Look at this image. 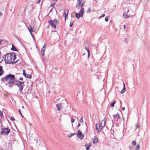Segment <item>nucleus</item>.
<instances>
[{
	"instance_id": "f257e3e1",
	"label": "nucleus",
	"mask_w": 150,
	"mask_h": 150,
	"mask_svg": "<svg viewBox=\"0 0 150 150\" xmlns=\"http://www.w3.org/2000/svg\"><path fill=\"white\" fill-rule=\"evenodd\" d=\"M83 0H78L76 5V8L79 9L81 8L79 13H76V16L77 18H79L80 17H82L83 16V14L84 13V9L82 8L83 3H81Z\"/></svg>"
},
{
	"instance_id": "f03ea898",
	"label": "nucleus",
	"mask_w": 150,
	"mask_h": 150,
	"mask_svg": "<svg viewBox=\"0 0 150 150\" xmlns=\"http://www.w3.org/2000/svg\"><path fill=\"white\" fill-rule=\"evenodd\" d=\"M15 79V76L11 74L7 75L4 77V80L7 82L10 87L12 86L15 83L16 80Z\"/></svg>"
},
{
	"instance_id": "7ed1b4c3",
	"label": "nucleus",
	"mask_w": 150,
	"mask_h": 150,
	"mask_svg": "<svg viewBox=\"0 0 150 150\" xmlns=\"http://www.w3.org/2000/svg\"><path fill=\"white\" fill-rule=\"evenodd\" d=\"M15 56L14 53H8L5 55L4 60L6 63L9 64L13 63V57Z\"/></svg>"
},
{
	"instance_id": "20e7f679",
	"label": "nucleus",
	"mask_w": 150,
	"mask_h": 150,
	"mask_svg": "<svg viewBox=\"0 0 150 150\" xmlns=\"http://www.w3.org/2000/svg\"><path fill=\"white\" fill-rule=\"evenodd\" d=\"M102 122H99L97 123L96 125V129L97 131V132L99 133L100 132L101 130L105 127L106 124V120L105 117L102 121Z\"/></svg>"
},
{
	"instance_id": "39448f33",
	"label": "nucleus",
	"mask_w": 150,
	"mask_h": 150,
	"mask_svg": "<svg viewBox=\"0 0 150 150\" xmlns=\"http://www.w3.org/2000/svg\"><path fill=\"white\" fill-rule=\"evenodd\" d=\"M15 85L17 86L19 88V91L21 93L24 86V82H21L19 80H16Z\"/></svg>"
},
{
	"instance_id": "423d86ee",
	"label": "nucleus",
	"mask_w": 150,
	"mask_h": 150,
	"mask_svg": "<svg viewBox=\"0 0 150 150\" xmlns=\"http://www.w3.org/2000/svg\"><path fill=\"white\" fill-rule=\"evenodd\" d=\"M48 23L52 27L55 28H56V25L58 23V21L56 19L53 21L50 20L48 21Z\"/></svg>"
},
{
	"instance_id": "0eeeda50",
	"label": "nucleus",
	"mask_w": 150,
	"mask_h": 150,
	"mask_svg": "<svg viewBox=\"0 0 150 150\" xmlns=\"http://www.w3.org/2000/svg\"><path fill=\"white\" fill-rule=\"evenodd\" d=\"M10 132V129L8 128H3L1 132V134H8Z\"/></svg>"
},
{
	"instance_id": "6e6552de",
	"label": "nucleus",
	"mask_w": 150,
	"mask_h": 150,
	"mask_svg": "<svg viewBox=\"0 0 150 150\" xmlns=\"http://www.w3.org/2000/svg\"><path fill=\"white\" fill-rule=\"evenodd\" d=\"M77 136L78 138L81 139H83L84 136V135L82 134V132L79 130L77 134Z\"/></svg>"
},
{
	"instance_id": "1a4fd4ad",
	"label": "nucleus",
	"mask_w": 150,
	"mask_h": 150,
	"mask_svg": "<svg viewBox=\"0 0 150 150\" xmlns=\"http://www.w3.org/2000/svg\"><path fill=\"white\" fill-rule=\"evenodd\" d=\"M63 103H61L56 105V106L57 108V110L58 111H60L63 108Z\"/></svg>"
},
{
	"instance_id": "9d476101",
	"label": "nucleus",
	"mask_w": 150,
	"mask_h": 150,
	"mask_svg": "<svg viewBox=\"0 0 150 150\" xmlns=\"http://www.w3.org/2000/svg\"><path fill=\"white\" fill-rule=\"evenodd\" d=\"M64 17H65V20H66V18L67 17L68 15L69 10L67 9H65L64 10Z\"/></svg>"
},
{
	"instance_id": "9b49d317",
	"label": "nucleus",
	"mask_w": 150,
	"mask_h": 150,
	"mask_svg": "<svg viewBox=\"0 0 150 150\" xmlns=\"http://www.w3.org/2000/svg\"><path fill=\"white\" fill-rule=\"evenodd\" d=\"M93 139V144H96L98 142V139L96 137H95Z\"/></svg>"
},
{
	"instance_id": "f8f14e48",
	"label": "nucleus",
	"mask_w": 150,
	"mask_h": 150,
	"mask_svg": "<svg viewBox=\"0 0 150 150\" xmlns=\"http://www.w3.org/2000/svg\"><path fill=\"white\" fill-rule=\"evenodd\" d=\"M45 44L44 46H43L42 48V49L41 51V52H42V55L43 56H44V52L45 50Z\"/></svg>"
},
{
	"instance_id": "ddd939ff",
	"label": "nucleus",
	"mask_w": 150,
	"mask_h": 150,
	"mask_svg": "<svg viewBox=\"0 0 150 150\" xmlns=\"http://www.w3.org/2000/svg\"><path fill=\"white\" fill-rule=\"evenodd\" d=\"M127 13H126L125 12H124V13L123 16L125 18H127L129 17V16L128 15H127Z\"/></svg>"
},
{
	"instance_id": "4468645a",
	"label": "nucleus",
	"mask_w": 150,
	"mask_h": 150,
	"mask_svg": "<svg viewBox=\"0 0 150 150\" xmlns=\"http://www.w3.org/2000/svg\"><path fill=\"white\" fill-rule=\"evenodd\" d=\"M4 73L2 67L1 66H0V76L1 75Z\"/></svg>"
},
{
	"instance_id": "2eb2a0df",
	"label": "nucleus",
	"mask_w": 150,
	"mask_h": 150,
	"mask_svg": "<svg viewBox=\"0 0 150 150\" xmlns=\"http://www.w3.org/2000/svg\"><path fill=\"white\" fill-rule=\"evenodd\" d=\"M123 85H124L123 88L122 89V90L121 91V93L122 94L126 90V88H125V84L124 83H123Z\"/></svg>"
},
{
	"instance_id": "dca6fc26",
	"label": "nucleus",
	"mask_w": 150,
	"mask_h": 150,
	"mask_svg": "<svg viewBox=\"0 0 150 150\" xmlns=\"http://www.w3.org/2000/svg\"><path fill=\"white\" fill-rule=\"evenodd\" d=\"M11 50L13 51H17V49L14 46L13 44H12V47Z\"/></svg>"
},
{
	"instance_id": "f3484780",
	"label": "nucleus",
	"mask_w": 150,
	"mask_h": 150,
	"mask_svg": "<svg viewBox=\"0 0 150 150\" xmlns=\"http://www.w3.org/2000/svg\"><path fill=\"white\" fill-rule=\"evenodd\" d=\"M90 146L88 144H86L85 145V146L86 148V150H88L89 149Z\"/></svg>"
},
{
	"instance_id": "a211bd4d",
	"label": "nucleus",
	"mask_w": 150,
	"mask_h": 150,
	"mask_svg": "<svg viewBox=\"0 0 150 150\" xmlns=\"http://www.w3.org/2000/svg\"><path fill=\"white\" fill-rule=\"evenodd\" d=\"M16 55L15 54V56H14V57H13V63H16L18 62L17 60H16Z\"/></svg>"
},
{
	"instance_id": "6ab92c4d",
	"label": "nucleus",
	"mask_w": 150,
	"mask_h": 150,
	"mask_svg": "<svg viewBox=\"0 0 150 150\" xmlns=\"http://www.w3.org/2000/svg\"><path fill=\"white\" fill-rule=\"evenodd\" d=\"M25 76L26 78H28V79H31L32 77V76L30 74L28 75L27 74H26Z\"/></svg>"
},
{
	"instance_id": "aec40b11",
	"label": "nucleus",
	"mask_w": 150,
	"mask_h": 150,
	"mask_svg": "<svg viewBox=\"0 0 150 150\" xmlns=\"http://www.w3.org/2000/svg\"><path fill=\"white\" fill-rule=\"evenodd\" d=\"M139 147L140 145L139 144H137V145H136V146L135 147L136 150H139Z\"/></svg>"
},
{
	"instance_id": "412c9836",
	"label": "nucleus",
	"mask_w": 150,
	"mask_h": 150,
	"mask_svg": "<svg viewBox=\"0 0 150 150\" xmlns=\"http://www.w3.org/2000/svg\"><path fill=\"white\" fill-rule=\"evenodd\" d=\"M75 133H71L70 134H69L68 135V137L69 138H70L72 137V136H74V134H75Z\"/></svg>"
},
{
	"instance_id": "4be33fe9",
	"label": "nucleus",
	"mask_w": 150,
	"mask_h": 150,
	"mask_svg": "<svg viewBox=\"0 0 150 150\" xmlns=\"http://www.w3.org/2000/svg\"><path fill=\"white\" fill-rule=\"evenodd\" d=\"M132 144L133 146H134L136 145L137 143L134 140L132 142Z\"/></svg>"
},
{
	"instance_id": "5701e85b",
	"label": "nucleus",
	"mask_w": 150,
	"mask_h": 150,
	"mask_svg": "<svg viewBox=\"0 0 150 150\" xmlns=\"http://www.w3.org/2000/svg\"><path fill=\"white\" fill-rule=\"evenodd\" d=\"M29 32L30 33H32V32H34V31L33 30L31 26H30V30H29Z\"/></svg>"
},
{
	"instance_id": "b1692460",
	"label": "nucleus",
	"mask_w": 150,
	"mask_h": 150,
	"mask_svg": "<svg viewBox=\"0 0 150 150\" xmlns=\"http://www.w3.org/2000/svg\"><path fill=\"white\" fill-rule=\"evenodd\" d=\"M85 48L86 50L87 51V52H88V56H89L90 55V52H89L88 48L86 47H85Z\"/></svg>"
},
{
	"instance_id": "393cba45",
	"label": "nucleus",
	"mask_w": 150,
	"mask_h": 150,
	"mask_svg": "<svg viewBox=\"0 0 150 150\" xmlns=\"http://www.w3.org/2000/svg\"><path fill=\"white\" fill-rule=\"evenodd\" d=\"M113 116L116 118V117H118V118L119 117V116L118 115V114H117L115 115H113Z\"/></svg>"
},
{
	"instance_id": "a878e982",
	"label": "nucleus",
	"mask_w": 150,
	"mask_h": 150,
	"mask_svg": "<svg viewBox=\"0 0 150 150\" xmlns=\"http://www.w3.org/2000/svg\"><path fill=\"white\" fill-rule=\"evenodd\" d=\"M116 101H114L113 103L111 104V105L113 107L114 106V104L115 103Z\"/></svg>"
},
{
	"instance_id": "bb28decb",
	"label": "nucleus",
	"mask_w": 150,
	"mask_h": 150,
	"mask_svg": "<svg viewBox=\"0 0 150 150\" xmlns=\"http://www.w3.org/2000/svg\"><path fill=\"white\" fill-rule=\"evenodd\" d=\"M73 24V22H70L69 24V26L70 27H72Z\"/></svg>"
},
{
	"instance_id": "cd10ccee",
	"label": "nucleus",
	"mask_w": 150,
	"mask_h": 150,
	"mask_svg": "<svg viewBox=\"0 0 150 150\" xmlns=\"http://www.w3.org/2000/svg\"><path fill=\"white\" fill-rule=\"evenodd\" d=\"M91 12V9H90V8H89L88 10H87V13H90Z\"/></svg>"
},
{
	"instance_id": "c85d7f7f",
	"label": "nucleus",
	"mask_w": 150,
	"mask_h": 150,
	"mask_svg": "<svg viewBox=\"0 0 150 150\" xmlns=\"http://www.w3.org/2000/svg\"><path fill=\"white\" fill-rule=\"evenodd\" d=\"M10 120L12 121H14L15 120V119H14V118L12 116L11 117Z\"/></svg>"
},
{
	"instance_id": "c756f323",
	"label": "nucleus",
	"mask_w": 150,
	"mask_h": 150,
	"mask_svg": "<svg viewBox=\"0 0 150 150\" xmlns=\"http://www.w3.org/2000/svg\"><path fill=\"white\" fill-rule=\"evenodd\" d=\"M3 115L2 112L0 110V116L2 117Z\"/></svg>"
},
{
	"instance_id": "7c9ffc66",
	"label": "nucleus",
	"mask_w": 150,
	"mask_h": 150,
	"mask_svg": "<svg viewBox=\"0 0 150 150\" xmlns=\"http://www.w3.org/2000/svg\"><path fill=\"white\" fill-rule=\"evenodd\" d=\"M108 17H106L105 18V21H106V22H107L108 21Z\"/></svg>"
},
{
	"instance_id": "2f4dec72",
	"label": "nucleus",
	"mask_w": 150,
	"mask_h": 150,
	"mask_svg": "<svg viewBox=\"0 0 150 150\" xmlns=\"http://www.w3.org/2000/svg\"><path fill=\"white\" fill-rule=\"evenodd\" d=\"M82 118L83 117H81V119L80 120H79V122H83V119H82Z\"/></svg>"
},
{
	"instance_id": "473e14b6",
	"label": "nucleus",
	"mask_w": 150,
	"mask_h": 150,
	"mask_svg": "<svg viewBox=\"0 0 150 150\" xmlns=\"http://www.w3.org/2000/svg\"><path fill=\"white\" fill-rule=\"evenodd\" d=\"M23 75L25 76V75H26V74L25 73V70H23Z\"/></svg>"
},
{
	"instance_id": "72a5a7b5",
	"label": "nucleus",
	"mask_w": 150,
	"mask_h": 150,
	"mask_svg": "<svg viewBox=\"0 0 150 150\" xmlns=\"http://www.w3.org/2000/svg\"><path fill=\"white\" fill-rule=\"evenodd\" d=\"M105 16V14H103L101 16H100V18H102V17H104Z\"/></svg>"
},
{
	"instance_id": "f704fd0d",
	"label": "nucleus",
	"mask_w": 150,
	"mask_h": 150,
	"mask_svg": "<svg viewBox=\"0 0 150 150\" xmlns=\"http://www.w3.org/2000/svg\"><path fill=\"white\" fill-rule=\"evenodd\" d=\"M71 121L72 123H73L74 122V119H71Z\"/></svg>"
},
{
	"instance_id": "c9c22d12",
	"label": "nucleus",
	"mask_w": 150,
	"mask_h": 150,
	"mask_svg": "<svg viewBox=\"0 0 150 150\" xmlns=\"http://www.w3.org/2000/svg\"><path fill=\"white\" fill-rule=\"evenodd\" d=\"M19 112L20 114V115L22 116V117H23V116L22 115V114H21L20 109H19Z\"/></svg>"
},
{
	"instance_id": "e433bc0d",
	"label": "nucleus",
	"mask_w": 150,
	"mask_h": 150,
	"mask_svg": "<svg viewBox=\"0 0 150 150\" xmlns=\"http://www.w3.org/2000/svg\"><path fill=\"white\" fill-rule=\"evenodd\" d=\"M139 125L138 124H137L136 125V127L137 128H139Z\"/></svg>"
},
{
	"instance_id": "4c0bfd02",
	"label": "nucleus",
	"mask_w": 150,
	"mask_h": 150,
	"mask_svg": "<svg viewBox=\"0 0 150 150\" xmlns=\"http://www.w3.org/2000/svg\"><path fill=\"white\" fill-rule=\"evenodd\" d=\"M19 79L20 80H21V81H23V78L22 77H21L19 78Z\"/></svg>"
},
{
	"instance_id": "58836bf2",
	"label": "nucleus",
	"mask_w": 150,
	"mask_h": 150,
	"mask_svg": "<svg viewBox=\"0 0 150 150\" xmlns=\"http://www.w3.org/2000/svg\"><path fill=\"white\" fill-rule=\"evenodd\" d=\"M125 41L126 42H127L128 41V38H125Z\"/></svg>"
},
{
	"instance_id": "ea45409f",
	"label": "nucleus",
	"mask_w": 150,
	"mask_h": 150,
	"mask_svg": "<svg viewBox=\"0 0 150 150\" xmlns=\"http://www.w3.org/2000/svg\"><path fill=\"white\" fill-rule=\"evenodd\" d=\"M52 1L55 3L56 2L57 0H52Z\"/></svg>"
},
{
	"instance_id": "a19ab883",
	"label": "nucleus",
	"mask_w": 150,
	"mask_h": 150,
	"mask_svg": "<svg viewBox=\"0 0 150 150\" xmlns=\"http://www.w3.org/2000/svg\"><path fill=\"white\" fill-rule=\"evenodd\" d=\"M41 1V0H38V2H37V3L39 4L40 2Z\"/></svg>"
},
{
	"instance_id": "79ce46f5",
	"label": "nucleus",
	"mask_w": 150,
	"mask_h": 150,
	"mask_svg": "<svg viewBox=\"0 0 150 150\" xmlns=\"http://www.w3.org/2000/svg\"><path fill=\"white\" fill-rule=\"evenodd\" d=\"M55 4V3L52 4V5H51V6H54Z\"/></svg>"
},
{
	"instance_id": "37998d69",
	"label": "nucleus",
	"mask_w": 150,
	"mask_h": 150,
	"mask_svg": "<svg viewBox=\"0 0 150 150\" xmlns=\"http://www.w3.org/2000/svg\"><path fill=\"white\" fill-rule=\"evenodd\" d=\"M30 33V34H31V35L33 37H33H34V36H33V33Z\"/></svg>"
},
{
	"instance_id": "c03bdc74",
	"label": "nucleus",
	"mask_w": 150,
	"mask_h": 150,
	"mask_svg": "<svg viewBox=\"0 0 150 150\" xmlns=\"http://www.w3.org/2000/svg\"><path fill=\"white\" fill-rule=\"evenodd\" d=\"M122 110L123 111L125 110V108L124 107H122Z\"/></svg>"
},
{
	"instance_id": "a18cd8bd",
	"label": "nucleus",
	"mask_w": 150,
	"mask_h": 150,
	"mask_svg": "<svg viewBox=\"0 0 150 150\" xmlns=\"http://www.w3.org/2000/svg\"><path fill=\"white\" fill-rule=\"evenodd\" d=\"M123 26H124V29H125L126 28V25H123Z\"/></svg>"
},
{
	"instance_id": "49530a36",
	"label": "nucleus",
	"mask_w": 150,
	"mask_h": 150,
	"mask_svg": "<svg viewBox=\"0 0 150 150\" xmlns=\"http://www.w3.org/2000/svg\"><path fill=\"white\" fill-rule=\"evenodd\" d=\"M81 125V124L80 123H79L78 124V127H79Z\"/></svg>"
},
{
	"instance_id": "de8ad7c7",
	"label": "nucleus",
	"mask_w": 150,
	"mask_h": 150,
	"mask_svg": "<svg viewBox=\"0 0 150 150\" xmlns=\"http://www.w3.org/2000/svg\"><path fill=\"white\" fill-rule=\"evenodd\" d=\"M2 14L0 12V16H1L2 15Z\"/></svg>"
},
{
	"instance_id": "09e8293b",
	"label": "nucleus",
	"mask_w": 150,
	"mask_h": 150,
	"mask_svg": "<svg viewBox=\"0 0 150 150\" xmlns=\"http://www.w3.org/2000/svg\"><path fill=\"white\" fill-rule=\"evenodd\" d=\"M30 28H27V29H28V30H29H29H30Z\"/></svg>"
},
{
	"instance_id": "8fccbe9b",
	"label": "nucleus",
	"mask_w": 150,
	"mask_h": 150,
	"mask_svg": "<svg viewBox=\"0 0 150 150\" xmlns=\"http://www.w3.org/2000/svg\"><path fill=\"white\" fill-rule=\"evenodd\" d=\"M132 147H131L130 148V150H132Z\"/></svg>"
},
{
	"instance_id": "3c124183",
	"label": "nucleus",
	"mask_w": 150,
	"mask_h": 150,
	"mask_svg": "<svg viewBox=\"0 0 150 150\" xmlns=\"http://www.w3.org/2000/svg\"><path fill=\"white\" fill-rule=\"evenodd\" d=\"M129 10H128L127 11V13H128L129 12Z\"/></svg>"
},
{
	"instance_id": "603ef678",
	"label": "nucleus",
	"mask_w": 150,
	"mask_h": 150,
	"mask_svg": "<svg viewBox=\"0 0 150 150\" xmlns=\"http://www.w3.org/2000/svg\"><path fill=\"white\" fill-rule=\"evenodd\" d=\"M22 108H24V106H22Z\"/></svg>"
},
{
	"instance_id": "864d4df0",
	"label": "nucleus",
	"mask_w": 150,
	"mask_h": 150,
	"mask_svg": "<svg viewBox=\"0 0 150 150\" xmlns=\"http://www.w3.org/2000/svg\"><path fill=\"white\" fill-rule=\"evenodd\" d=\"M0 150H3V149L1 148V149H0Z\"/></svg>"
}]
</instances>
